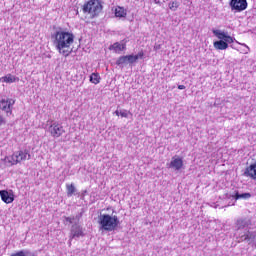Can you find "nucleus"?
Segmentation results:
<instances>
[{
	"label": "nucleus",
	"mask_w": 256,
	"mask_h": 256,
	"mask_svg": "<svg viewBox=\"0 0 256 256\" xmlns=\"http://www.w3.org/2000/svg\"><path fill=\"white\" fill-rule=\"evenodd\" d=\"M52 43L56 51L63 57H69L73 51L75 34L64 28H58L51 36Z\"/></svg>",
	"instance_id": "1"
},
{
	"label": "nucleus",
	"mask_w": 256,
	"mask_h": 256,
	"mask_svg": "<svg viewBox=\"0 0 256 256\" xmlns=\"http://www.w3.org/2000/svg\"><path fill=\"white\" fill-rule=\"evenodd\" d=\"M98 225L100 231H115L119 227V217L109 214H100L98 216Z\"/></svg>",
	"instance_id": "2"
},
{
	"label": "nucleus",
	"mask_w": 256,
	"mask_h": 256,
	"mask_svg": "<svg viewBox=\"0 0 256 256\" xmlns=\"http://www.w3.org/2000/svg\"><path fill=\"white\" fill-rule=\"evenodd\" d=\"M213 34L219 39V41L214 42V48L218 51H225V49L229 48V44L235 42V38L221 30H213Z\"/></svg>",
	"instance_id": "3"
},
{
	"label": "nucleus",
	"mask_w": 256,
	"mask_h": 256,
	"mask_svg": "<svg viewBox=\"0 0 256 256\" xmlns=\"http://www.w3.org/2000/svg\"><path fill=\"white\" fill-rule=\"evenodd\" d=\"M44 129L54 139H58V137H61V135L65 133V128H63V125L54 120H48Z\"/></svg>",
	"instance_id": "4"
},
{
	"label": "nucleus",
	"mask_w": 256,
	"mask_h": 256,
	"mask_svg": "<svg viewBox=\"0 0 256 256\" xmlns=\"http://www.w3.org/2000/svg\"><path fill=\"white\" fill-rule=\"evenodd\" d=\"M31 159V154L27 150H19L13 153L11 156H6L4 161L7 165H17L21 161H27Z\"/></svg>",
	"instance_id": "5"
},
{
	"label": "nucleus",
	"mask_w": 256,
	"mask_h": 256,
	"mask_svg": "<svg viewBox=\"0 0 256 256\" xmlns=\"http://www.w3.org/2000/svg\"><path fill=\"white\" fill-rule=\"evenodd\" d=\"M249 225L251 221L247 218H240L235 224L236 231H244V235L241 236L244 241H251L252 234L249 232Z\"/></svg>",
	"instance_id": "6"
},
{
	"label": "nucleus",
	"mask_w": 256,
	"mask_h": 256,
	"mask_svg": "<svg viewBox=\"0 0 256 256\" xmlns=\"http://www.w3.org/2000/svg\"><path fill=\"white\" fill-rule=\"evenodd\" d=\"M143 52H139L136 55H126V56H120L117 61L116 65L120 67V69H123V67H127V65H133V63H137V60L143 59Z\"/></svg>",
	"instance_id": "7"
},
{
	"label": "nucleus",
	"mask_w": 256,
	"mask_h": 256,
	"mask_svg": "<svg viewBox=\"0 0 256 256\" xmlns=\"http://www.w3.org/2000/svg\"><path fill=\"white\" fill-rule=\"evenodd\" d=\"M103 6L99 0H89L83 7L84 13H89L92 17L99 15V12L102 11Z\"/></svg>",
	"instance_id": "8"
},
{
	"label": "nucleus",
	"mask_w": 256,
	"mask_h": 256,
	"mask_svg": "<svg viewBox=\"0 0 256 256\" xmlns=\"http://www.w3.org/2000/svg\"><path fill=\"white\" fill-rule=\"evenodd\" d=\"M247 5V0H231L229 3L231 11H235V13L245 11V9H247Z\"/></svg>",
	"instance_id": "9"
},
{
	"label": "nucleus",
	"mask_w": 256,
	"mask_h": 256,
	"mask_svg": "<svg viewBox=\"0 0 256 256\" xmlns=\"http://www.w3.org/2000/svg\"><path fill=\"white\" fill-rule=\"evenodd\" d=\"M15 105V100L8 98L2 99L0 101V109L4 111L7 115H11L13 113V106Z\"/></svg>",
	"instance_id": "10"
},
{
	"label": "nucleus",
	"mask_w": 256,
	"mask_h": 256,
	"mask_svg": "<svg viewBox=\"0 0 256 256\" xmlns=\"http://www.w3.org/2000/svg\"><path fill=\"white\" fill-rule=\"evenodd\" d=\"M79 237H85L83 227L79 224H74L70 230V241H73V239H79Z\"/></svg>",
	"instance_id": "11"
},
{
	"label": "nucleus",
	"mask_w": 256,
	"mask_h": 256,
	"mask_svg": "<svg viewBox=\"0 0 256 256\" xmlns=\"http://www.w3.org/2000/svg\"><path fill=\"white\" fill-rule=\"evenodd\" d=\"M168 167L169 169H173V171H181L183 169V158L173 156Z\"/></svg>",
	"instance_id": "12"
},
{
	"label": "nucleus",
	"mask_w": 256,
	"mask_h": 256,
	"mask_svg": "<svg viewBox=\"0 0 256 256\" xmlns=\"http://www.w3.org/2000/svg\"><path fill=\"white\" fill-rule=\"evenodd\" d=\"M0 197L4 203H13L15 201V198L13 196V193H9L7 190L0 191Z\"/></svg>",
	"instance_id": "13"
},
{
	"label": "nucleus",
	"mask_w": 256,
	"mask_h": 256,
	"mask_svg": "<svg viewBox=\"0 0 256 256\" xmlns=\"http://www.w3.org/2000/svg\"><path fill=\"white\" fill-rule=\"evenodd\" d=\"M110 51H114V53H121V51H125L127 49V45L125 42H115L109 47Z\"/></svg>",
	"instance_id": "14"
},
{
	"label": "nucleus",
	"mask_w": 256,
	"mask_h": 256,
	"mask_svg": "<svg viewBox=\"0 0 256 256\" xmlns=\"http://www.w3.org/2000/svg\"><path fill=\"white\" fill-rule=\"evenodd\" d=\"M244 175L256 181V162L252 163L249 167L246 168Z\"/></svg>",
	"instance_id": "15"
},
{
	"label": "nucleus",
	"mask_w": 256,
	"mask_h": 256,
	"mask_svg": "<svg viewBox=\"0 0 256 256\" xmlns=\"http://www.w3.org/2000/svg\"><path fill=\"white\" fill-rule=\"evenodd\" d=\"M112 11H114V15L118 19H125V17H127V9L124 7L116 6Z\"/></svg>",
	"instance_id": "16"
},
{
	"label": "nucleus",
	"mask_w": 256,
	"mask_h": 256,
	"mask_svg": "<svg viewBox=\"0 0 256 256\" xmlns=\"http://www.w3.org/2000/svg\"><path fill=\"white\" fill-rule=\"evenodd\" d=\"M0 81L2 83H16V81H19V78L12 74H7L6 76H3Z\"/></svg>",
	"instance_id": "17"
},
{
	"label": "nucleus",
	"mask_w": 256,
	"mask_h": 256,
	"mask_svg": "<svg viewBox=\"0 0 256 256\" xmlns=\"http://www.w3.org/2000/svg\"><path fill=\"white\" fill-rule=\"evenodd\" d=\"M90 83H93L94 85H99V83H101V76L99 73H92L90 75Z\"/></svg>",
	"instance_id": "18"
},
{
	"label": "nucleus",
	"mask_w": 256,
	"mask_h": 256,
	"mask_svg": "<svg viewBox=\"0 0 256 256\" xmlns=\"http://www.w3.org/2000/svg\"><path fill=\"white\" fill-rule=\"evenodd\" d=\"M179 1L175 0L172 2H169L168 7L170 11H177V9H179Z\"/></svg>",
	"instance_id": "19"
},
{
	"label": "nucleus",
	"mask_w": 256,
	"mask_h": 256,
	"mask_svg": "<svg viewBox=\"0 0 256 256\" xmlns=\"http://www.w3.org/2000/svg\"><path fill=\"white\" fill-rule=\"evenodd\" d=\"M235 199H251V193H242L239 192L235 193Z\"/></svg>",
	"instance_id": "20"
},
{
	"label": "nucleus",
	"mask_w": 256,
	"mask_h": 256,
	"mask_svg": "<svg viewBox=\"0 0 256 256\" xmlns=\"http://www.w3.org/2000/svg\"><path fill=\"white\" fill-rule=\"evenodd\" d=\"M66 189H67V195H68V197L73 196V193H75V191H76L75 185H73V184H68V185H66Z\"/></svg>",
	"instance_id": "21"
},
{
	"label": "nucleus",
	"mask_w": 256,
	"mask_h": 256,
	"mask_svg": "<svg viewBox=\"0 0 256 256\" xmlns=\"http://www.w3.org/2000/svg\"><path fill=\"white\" fill-rule=\"evenodd\" d=\"M75 219L79 221L81 219V214L76 215V217H65V221H67L68 223H73Z\"/></svg>",
	"instance_id": "22"
},
{
	"label": "nucleus",
	"mask_w": 256,
	"mask_h": 256,
	"mask_svg": "<svg viewBox=\"0 0 256 256\" xmlns=\"http://www.w3.org/2000/svg\"><path fill=\"white\" fill-rule=\"evenodd\" d=\"M130 113L131 112H129L128 110H120V117H124L125 119H127Z\"/></svg>",
	"instance_id": "23"
},
{
	"label": "nucleus",
	"mask_w": 256,
	"mask_h": 256,
	"mask_svg": "<svg viewBox=\"0 0 256 256\" xmlns=\"http://www.w3.org/2000/svg\"><path fill=\"white\" fill-rule=\"evenodd\" d=\"M11 256H29V253H27V251H19L12 254Z\"/></svg>",
	"instance_id": "24"
},
{
	"label": "nucleus",
	"mask_w": 256,
	"mask_h": 256,
	"mask_svg": "<svg viewBox=\"0 0 256 256\" xmlns=\"http://www.w3.org/2000/svg\"><path fill=\"white\" fill-rule=\"evenodd\" d=\"M243 45V47H245V49L242 50V53H244V55H247V53H249V51H251V49L249 48V46H247V44H241Z\"/></svg>",
	"instance_id": "25"
},
{
	"label": "nucleus",
	"mask_w": 256,
	"mask_h": 256,
	"mask_svg": "<svg viewBox=\"0 0 256 256\" xmlns=\"http://www.w3.org/2000/svg\"><path fill=\"white\" fill-rule=\"evenodd\" d=\"M7 124V120H5V117H3V115H1L0 113V127H2V125H6Z\"/></svg>",
	"instance_id": "26"
},
{
	"label": "nucleus",
	"mask_w": 256,
	"mask_h": 256,
	"mask_svg": "<svg viewBox=\"0 0 256 256\" xmlns=\"http://www.w3.org/2000/svg\"><path fill=\"white\" fill-rule=\"evenodd\" d=\"M114 113L117 115V117L121 116V110H116Z\"/></svg>",
	"instance_id": "27"
},
{
	"label": "nucleus",
	"mask_w": 256,
	"mask_h": 256,
	"mask_svg": "<svg viewBox=\"0 0 256 256\" xmlns=\"http://www.w3.org/2000/svg\"><path fill=\"white\" fill-rule=\"evenodd\" d=\"M178 89H180V90L185 89V85H178Z\"/></svg>",
	"instance_id": "28"
}]
</instances>
